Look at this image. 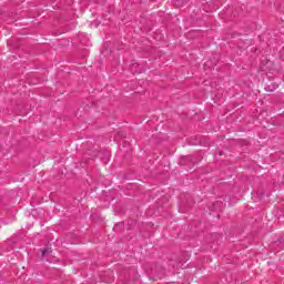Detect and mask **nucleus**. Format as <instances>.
Listing matches in <instances>:
<instances>
[{
  "label": "nucleus",
  "mask_w": 284,
  "mask_h": 284,
  "mask_svg": "<svg viewBox=\"0 0 284 284\" xmlns=\"http://www.w3.org/2000/svg\"><path fill=\"white\" fill-rule=\"evenodd\" d=\"M48 254H50V250L43 248L42 250V256H48Z\"/></svg>",
  "instance_id": "obj_1"
}]
</instances>
